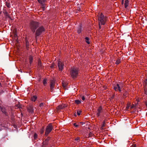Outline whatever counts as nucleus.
<instances>
[{
    "label": "nucleus",
    "mask_w": 147,
    "mask_h": 147,
    "mask_svg": "<svg viewBox=\"0 0 147 147\" xmlns=\"http://www.w3.org/2000/svg\"><path fill=\"white\" fill-rule=\"evenodd\" d=\"M123 95H124V96H126V93H124V94H123Z\"/></svg>",
    "instance_id": "40"
},
{
    "label": "nucleus",
    "mask_w": 147,
    "mask_h": 147,
    "mask_svg": "<svg viewBox=\"0 0 147 147\" xmlns=\"http://www.w3.org/2000/svg\"><path fill=\"white\" fill-rule=\"evenodd\" d=\"M55 82L53 80H51V82L50 84V87H51V91L52 92L53 90V88H54V87L55 86Z\"/></svg>",
    "instance_id": "9"
},
{
    "label": "nucleus",
    "mask_w": 147,
    "mask_h": 147,
    "mask_svg": "<svg viewBox=\"0 0 147 147\" xmlns=\"http://www.w3.org/2000/svg\"><path fill=\"white\" fill-rule=\"evenodd\" d=\"M145 105H146V107H147V101L145 102Z\"/></svg>",
    "instance_id": "34"
},
{
    "label": "nucleus",
    "mask_w": 147,
    "mask_h": 147,
    "mask_svg": "<svg viewBox=\"0 0 147 147\" xmlns=\"http://www.w3.org/2000/svg\"><path fill=\"white\" fill-rule=\"evenodd\" d=\"M37 97L36 96H34L31 97V100L34 102L36 99Z\"/></svg>",
    "instance_id": "12"
},
{
    "label": "nucleus",
    "mask_w": 147,
    "mask_h": 147,
    "mask_svg": "<svg viewBox=\"0 0 147 147\" xmlns=\"http://www.w3.org/2000/svg\"><path fill=\"white\" fill-rule=\"evenodd\" d=\"M104 123H103L102 125V126H103V127H104Z\"/></svg>",
    "instance_id": "39"
},
{
    "label": "nucleus",
    "mask_w": 147,
    "mask_h": 147,
    "mask_svg": "<svg viewBox=\"0 0 147 147\" xmlns=\"http://www.w3.org/2000/svg\"><path fill=\"white\" fill-rule=\"evenodd\" d=\"M66 107V105H65L63 104L61 105H59L57 107V109L58 110H59L65 107Z\"/></svg>",
    "instance_id": "10"
},
{
    "label": "nucleus",
    "mask_w": 147,
    "mask_h": 147,
    "mask_svg": "<svg viewBox=\"0 0 147 147\" xmlns=\"http://www.w3.org/2000/svg\"><path fill=\"white\" fill-rule=\"evenodd\" d=\"M26 46L27 48L29 47V42L27 40L26 41Z\"/></svg>",
    "instance_id": "21"
},
{
    "label": "nucleus",
    "mask_w": 147,
    "mask_h": 147,
    "mask_svg": "<svg viewBox=\"0 0 147 147\" xmlns=\"http://www.w3.org/2000/svg\"><path fill=\"white\" fill-rule=\"evenodd\" d=\"M43 83L44 85L45 86L47 84V80L46 79H44L43 81Z\"/></svg>",
    "instance_id": "22"
},
{
    "label": "nucleus",
    "mask_w": 147,
    "mask_h": 147,
    "mask_svg": "<svg viewBox=\"0 0 147 147\" xmlns=\"http://www.w3.org/2000/svg\"><path fill=\"white\" fill-rule=\"evenodd\" d=\"M79 140H80V138H76V139H75V140L76 141H79Z\"/></svg>",
    "instance_id": "31"
},
{
    "label": "nucleus",
    "mask_w": 147,
    "mask_h": 147,
    "mask_svg": "<svg viewBox=\"0 0 147 147\" xmlns=\"http://www.w3.org/2000/svg\"><path fill=\"white\" fill-rule=\"evenodd\" d=\"M113 89L116 91H119L121 92V91L120 87L119 84H117L116 85L114 86Z\"/></svg>",
    "instance_id": "8"
},
{
    "label": "nucleus",
    "mask_w": 147,
    "mask_h": 147,
    "mask_svg": "<svg viewBox=\"0 0 147 147\" xmlns=\"http://www.w3.org/2000/svg\"><path fill=\"white\" fill-rule=\"evenodd\" d=\"M86 42L88 44H90V42L89 41V39L88 37H86L85 38Z\"/></svg>",
    "instance_id": "14"
},
{
    "label": "nucleus",
    "mask_w": 147,
    "mask_h": 147,
    "mask_svg": "<svg viewBox=\"0 0 147 147\" xmlns=\"http://www.w3.org/2000/svg\"><path fill=\"white\" fill-rule=\"evenodd\" d=\"M41 7L42 8L43 10H44L45 9V6L44 5H42Z\"/></svg>",
    "instance_id": "25"
},
{
    "label": "nucleus",
    "mask_w": 147,
    "mask_h": 147,
    "mask_svg": "<svg viewBox=\"0 0 147 147\" xmlns=\"http://www.w3.org/2000/svg\"><path fill=\"white\" fill-rule=\"evenodd\" d=\"M145 82L146 84V85H147V78L146 79V81H145Z\"/></svg>",
    "instance_id": "33"
},
{
    "label": "nucleus",
    "mask_w": 147,
    "mask_h": 147,
    "mask_svg": "<svg viewBox=\"0 0 147 147\" xmlns=\"http://www.w3.org/2000/svg\"><path fill=\"white\" fill-rule=\"evenodd\" d=\"M129 4V1L128 0H125V3L124 4V6L125 8H126L128 5Z\"/></svg>",
    "instance_id": "11"
},
{
    "label": "nucleus",
    "mask_w": 147,
    "mask_h": 147,
    "mask_svg": "<svg viewBox=\"0 0 147 147\" xmlns=\"http://www.w3.org/2000/svg\"><path fill=\"white\" fill-rule=\"evenodd\" d=\"M29 59L30 61V63H31L32 62V61L33 59V58L32 56H30L29 57Z\"/></svg>",
    "instance_id": "17"
},
{
    "label": "nucleus",
    "mask_w": 147,
    "mask_h": 147,
    "mask_svg": "<svg viewBox=\"0 0 147 147\" xmlns=\"http://www.w3.org/2000/svg\"><path fill=\"white\" fill-rule=\"evenodd\" d=\"M81 31H82V30H81V27L80 26H79L78 28H77V33L78 34H80L81 32Z\"/></svg>",
    "instance_id": "13"
},
{
    "label": "nucleus",
    "mask_w": 147,
    "mask_h": 147,
    "mask_svg": "<svg viewBox=\"0 0 147 147\" xmlns=\"http://www.w3.org/2000/svg\"><path fill=\"white\" fill-rule=\"evenodd\" d=\"M38 1L40 4H42V0H38Z\"/></svg>",
    "instance_id": "28"
},
{
    "label": "nucleus",
    "mask_w": 147,
    "mask_h": 147,
    "mask_svg": "<svg viewBox=\"0 0 147 147\" xmlns=\"http://www.w3.org/2000/svg\"><path fill=\"white\" fill-rule=\"evenodd\" d=\"M46 0H42V1L43 3H44L46 1Z\"/></svg>",
    "instance_id": "38"
},
{
    "label": "nucleus",
    "mask_w": 147,
    "mask_h": 147,
    "mask_svg": "<svg viewBox=\"0 0 147 147\" xmlns=\"http://www.w3.org/2000/svg\"><path fill=\"white\" fill-rule=\"evenodd\" d=\"M41 65V61L40 60H39L38 61V66L39 67H40Z\"/></svg>",
    "instance_id": "20"
},
{
    "label": "nucleus",
    "mask_w": 147,
    "mask_h": 147,
    "mask_svg": "<svg viewBox=\"0 0 147 147\" xmlns=\"http://www.w3.org/2000/svg\"><path fill=\"white\" fill-rule=\"evenodd\" d=\"M62 86L64 87H65L66 86V85L64 84L63 83H62Z\"/></svg>",
    "instance_id": "29"
},
{
    "label": "nucleus",
    "mask_w": 147,
    "mask_h": 147,
    "mask_svg": "<svg viewBox=\"0 0 147 147\" xmlns=\"http://www.w3.org/2000/svg\"><path fill=\"white\" fill-rule=\"evenodd\" d=\"M101 129H104V127H103V126H101Z\"/></svg>",
    "instance_id": "37"
},
{
    "label": "nucleus",
    "mask_w": 147,
    "mask_h": 147,
    "mask_svg": "<svg viewBox=\"0 0 147 147\" xmlns=\"http://www.w3.org/2000/svg\"><path fill=\"white\" fill-rule=\"evenodd\" d=\"M102 113V108L101 106H100L98 108L96 111V116L98 117L101 115Z\"/></svg>",
    "instance_id": "7"
},
{
    "label": "nucleus",
    "mask_w": 147,
    "mask_h": 147,
    "mask_svg": "<svg viewBox=\"0 0 147 147\" xmlns=\"http://www.w3.org/2000/svg\"><path fill=\"white\" fill-rule=\"evenodd\" d=\"M82 111L80 110H79L77 111V114L78 115H80Z\"/></svg>",
    "instance_id": "18"
},
{
    "label": "nucleus",
    "mask_w": 147,
    "mask_h": 147,
    "mask_svg": "<svg viewBox=\"0 0 147 147\" xmlns=\"http://www.w3.org/2000/svg\"><path fill=\"white\" fill-rule=\"evenodd\" d=\"M37 137V135L35 133L34 135V139H36Z\"/></svg>",
    "instance_id": "24"
},
{
    "label": "nucleus",
    "mask_w": 147,
    "mask_h": 147,
    "mask_svg": "<svg viewBox=\"0 0 147 147\" xmlns=\"http://www.w3.org/2000/svg\"><path fill=\"white\" fill-rule=\"evenodd\" d=\"M124 0H122V1H121V4H123V1H124Z\"/></svg>",
    "instance_id": "35"
},
{
    "label": "nucleus",
    "mask_w": 147,
    "mask_h": 147,
    "mask_svg": "<svg viewBox=\"0 0 147 147\" xmlns=\"http://www.w3.org/2000/svg\"><path fill=\"white\" fill-rule=\"evenodd\" d=\"M39 26V23L37 22L32 21L30 24V27L32 31L34 32L36 29Z\"/></svg>",
    "instance_id": "2"
},
{
    "label": "nucleus",
    "mask_w": 147,
    "mask_h": 147,
    "mask_svg": "<svg viewBox=\"0 0 147 147\" xmlns=\"http://www.w3.org/2000/svg\"><path fill=\"white\" fill-rule=\"evenodd\" d=\"M44 131V129L43 128H42L40 131V132L41 134H42L43 133Z\"/></svg>",
    "instance_id": "26"
},
{
    "label": "nucleus",
    "mask_w": 147,
    "mask_h": 147,
    "mask_svg": "<svg viewBox=\"0 0 147 147\" xmlns=\"http://www.w3.org/2000/svg\"><path fill=\"white\" fill-rule=\"evenodd\" d=\"M6 5L9 8L10 7V4L8 3H6Z\"/></svg>",
    "instance_id": "23"
},
{
    "label": "nucleus",
    "mask_w": 147,
    "mask_h": 147,
    "mask_svg": "<svg viewBox=\"0 0 147 147\" xmlns=\"http://www.w3.org/2000/svg\"><path fill=\"white\" fill-rule=\"evenodd\" d=\"M45 30V29L43 26L39 27L36 30L35 33L36 36H38L41 35Z\"/></svg>",
    "instance_id": "4"
},
{
    "label": "nucleus",
    "mask_w": 147,
    "mask_h": 147,
    "mask_svg": "<svg viewBox=\"0 0 147 147\" xmlns=\"http://www.w3.org/2000/svg\"><path fill=\"white\" fill-rule=\"evenodd\" d=\"M29 112H31V113H32V112H33V111L32 110H30V111H29Z\"/></svg>",
    "instance_id": "36"
},
{
    "label": "nucleus",
    "mask_w": 147,
    "mask_h": 147,
    "mask_svg": "<svg viewBox=\"0 0 147 147\" xmlns=\"http://www.w3.org/2000/svg\"><path fill=\"white\" fill-rule=\"evenodd\" d=\"M1 12L0 11V14H1Z\"/></svg>",
    "instance_id": "41"
},
{
    "label": "nucleus",
    "mask_w": 147,
    "mask_h": 147,
    "mask_svg": "<svg viewBox=\"0 0 147 147\" xmlns=\"http://www.w3.org/2000/svg\"><path fill=\"white\" fill-rule=\"evenodd\" d=\"M82 99L83 100H84L85 99V98L84 96H82Z\"/></svg>",
    "instance_id": "32"
},
{
    "label": "nucleus",
    "mask_w": 147,
    "mask_h": 147,
    "mask_svg": "<svg viewBox=\"0 0 147 147\" xmlns=\"http://www.w3.org/2000/svg\"><path fill=\"white\" fill-rule=\"evenodd\" d=\"M58 66L59 70L60 71H62L64 66V64L63 63L60 61H59L58 63Z\"/></svg>",
    "instance_id": "6"
},
{
    "label": "nucleus",
    "mask_w": 147,
    "mask_h": 147,
    "mask_svg": "<svg viewBox=\"0 0 147 147\" xmlns=\"http://www.w3.org/2000/svg\"><path fill=\"white\" fill-rule=\"evenodd\" d=\"M135 105L134 104H132L131 107V109L133 108H135Z\"/></svg>",
    "instance_id": "27"
},
{
    "label": "nucleus",
    "mask_w": 147,
    "mask_h": 147,
    "mask_svg": "<svg viewBox=\"0 0 147 147\" xmlns=\"http://www.w3.org/2000/svg\"><path fill=\"white\" fill-rule=\"evenodd\" d=\"M98 20L99 21V28L100 29L101 28L100 25H103L105 24L106 21V17H105L104 15L101 13L98 17Z\"/></svg>",
    "instance_id": "1"
},
{
    "label": "nucleus",
    "mask_w": 147,
    "mask_h": 147,
    "mask_svg": "<svg viewBox=\"0 0 147 147\" xmlns=\"http://www.w3.org/2000/svg\"><path fill=\"white\" fill-rule=\"evenodd\" d=\"M75 102L77 104H80L81 103V101L80 100H75Z\"/></svg>",
    "instance_id": "16"
},
{
    "label": "nucleus",
    "mask_w": 147,
    "mask_h": 147,
    "mask_svg": "<svg viewBox=\"0 0 147 147\" xmlns=\"http://www.w3.org/2000/svg\"><path fill=\"white\" fill-rule=\"evenodd\" d=\"M52 128L53 127L51 124L50 123L49 124V125L47 126V127L46 128L45 132V135H47L51 131Z\"/></svg>",
    "instance_id": "5"
},
{
    "label": "nucleus",
    "mask_w": 147,
    "mask_h": 147,
    "mask_svg": "<svg viewBox=\"0 0 147 147\" xmlns=\"http://www.w3.org/2000/svg\"><path fill=\"white\" fill-rule=\"evenodd\" d=\"M74 125L76 127H77L79 126L78 125V124H77L76 123H74Z\"/></svg>",
    "instance_id": "30"
},
{
    "label": "nucleus",
    "mask_w": 147,
    "mask_h": 147,
    "mask_svg": "<svg viewBox=\"0 0 147 147\" xmlns=\"http://www.w3.org/2000/svg\"><path fill=\"white\" fill-rule=\"evenodd\" d=\"M121 62L120 60L119 59H117L116 62H115V63L116 64H119Z\"/></svg>",
    "instance_id": "19"
},
{
    "label": "nucleus",
    "mask_w": 147,
    "mask_h": 147,
    "mask_svg": "<svg viewBox=\"0 0 147 147\" xmlns=\"http://www.w3.org/2000/svg\"><path fill=\"white\" fill-rule=\"evenodd\" d=\"M45 105L43 103H41L40 104L39 106L41 108H44V107L45 106Z\"/></svg>",
    "instance_id": "15"
},
{
    "label": "nucleus",
    "mask_w": 147,
    "mask_h": 147,
    "mask_svg": "<svg viewBox=\"0 0 147 147\" xmlns=\"http://www.w3.org/2000/svg\"><path fill=\"white\" fill-rule=\"evenodd\" d=\"M78 70L76 68L73 67L71 68L70 71V75L73 78H76L78 76Z\"/></svg>",
    "instance_id": "3"
}]
</instances>
